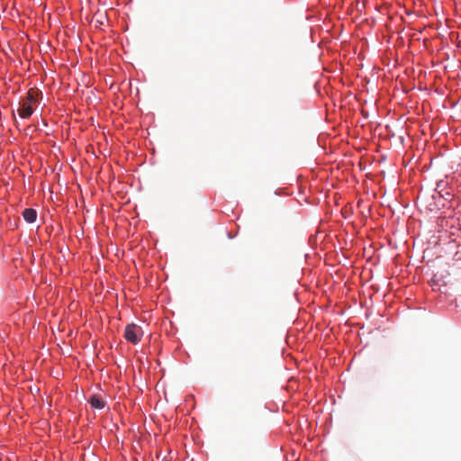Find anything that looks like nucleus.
<instances>
[{
  "mask_svg": "<svg viewBox=\"0 0 461 461\" xmlns=\"http://www.w3.org/2000/svg\"><path fill=\"white\" fill-rule=\"evenodd\" d=\"M38 95V90L32 88L28 91L26 97L20 104V107L17 110L20 117L27 119L32 114V104L37 101Z\"/></svg>",
  "mask_w": 461,
  "mask_h": 461,
  "instance_id": "1",
  "label": "nucleus"
},
{
  "mask_svg": "<svg viewBox=\"0 0 461 461\" xmlns=\"http://www.w3.org/2000/svg\"><path fill=\"white\" fill-rule=\"evenodd\" d=\"M142 334L141 328L134 323L128 324L125 328V339L132 344H137Z\"/></svg>",
  "mask_w": 461,
  "mask_h": 461,
  "instance_id": "2",
  "label": "nucleus"
},
{
  "mask_svg": "<svg viewBox=\"0 0 461 461\" xmlns=\"http://www.w3.org/2000/svg\"><path fill=\"white\" fill-rule=\"evenodd\" d=\"M23 216L27 222L32 223L36 221L37 212L32 208H27L23 212Z\"/></svg>",
  "mask_w": 461,
  "mask_h": 461,
  "instance_id": "3",
  "label": "nucleus"
},
{
  "mask_svg": "<svg viewBox=\"0 0 461 461\" xmlns=\"http://www.w3.org/2000/svg\"><path fill=\"white\" fill-rule=\"evenodd\" d=\"M89 403L93 408L95 409H103L104 407V402L103 399L98 395H92Z\"/></svg>",
  "mask_w": 461,
  "mask_h": 461,
  "instance_id": "4",
  "label": "nucleus"
}]
</instances>
